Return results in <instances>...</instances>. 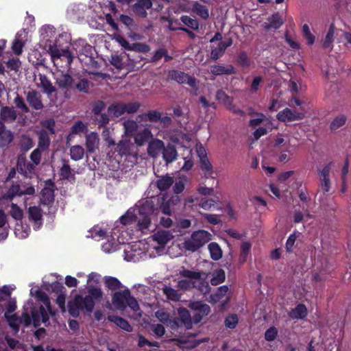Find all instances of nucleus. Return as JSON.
<instances>
[{"mask_svg": "<svg viewBox=\"0 0 351 351\" xmlns=\"http://www.w3.org/2000/svg\"><path fill=\"white\" fill-rule=\"evenodd\" d=\"M105 284L107 287L112 290L118 289L121 286L120 281L114 277H106Z\"/></svg>", "mask_w": 351, "mask_h": 351, "instance_id": "6e6d98bb", "label": "nucleus"}, {"mask_svg": "<svg viewBox=\"0 0 351 351\" xmlns=\"http://www.w3.org/2000/svg\"><path fill=\"white\" fill-rule=\"evenodd\" d=\"M181 21L184 24L192 29H195L198 28V22L195 19H191L189 16H183L181 17Z\"/></svg>", "mask_w": 351, "mask_h": 351, "instance_id": "69168bd1", "label": "nucleus"}, {"mask_svg": "<svg viewBox=\"0 0 351 351\" xmlns=\"http://www.w3.org/2000/svg\"><path fill=\"white\" fill-rule=\"evenodd\" d=\"M49 52L50 53L52 61L56 64V61L59 58H65L68 64H71L73 61V56L68 50L58 49L56 46H49Z\"/></svg>", "mask_w": 351, "mask_h": 351, "instance_id": "6ab92c4d", "label": "nucleus"}, {"mask_svg": "<svg viewBox=\"0 0 351 351\" xmlns=\"http://www.w3.org/2000/svg\"><path fill=\"white\" fill-rule=\"evenodd\" d=\"M71 158L74 160L82 159L84 154V148L80 145H74L70 149Z\"/></svg>", "mask_w": 351, "mask_h": 351, "instance_id": "09e8293b", "label": "nucleus"}, {"mask_svg": "<svg viewBox=\"0 0 351 351\" xmlns=\"http://www.w3.org/2000/svg\"><path fill=\"white\" fill-rule=\"evenodd\" d=\"M170 75L171 77L177 82L180 84H186L195 91L198 90V81L194 77L178 71H173Z\"/></svg>", "mask_w": 351, "mask_h": 351, "instance_id": "f8f14e48", "label": "nucleus"}, {"mask_svg": "<svg viewBox=\"0 0 351 351\" xmlns=\"http://www.w3.org/2000/svg\"><path fill=\"white\" fill-rule=\"evenodd\" d=\"M112 39L117 41L123 48L127 50H130L131 45L123 36L119 34H114Z\"/></svg>", "mask_w": 351, "mask_h": 351, "instance_id": "e2e57ef3", "label": "nucleus"}, {"mask_svg": "<svg viewBox=\"0 0 351 351\" xmlns=\"http://www.w3.org/2000/svg\"><path fill=\"white\" fill-rule=\"evenodd\" d=\"M155 315L157 319L161 322L167 324V325L171 324L172 327L179 326V324L177 321H172L170 319L169 314L167 313L164 309H160L157 311Z\"/></svg>", "mask_w": 351, "mask_h": 351, "instance_id": "473e14b6", "label": "nucleus"}, {"mask_svg": "<svg viewBox=\"0 0 351 351\" xmlns=\"http://www.w3.org/2000/svg\"><path fill=\"white\" fill-rule=\"evenodd\" d=\"M125 112V104L119 103L110 106L108 108V113L110 115L119 117Z\"/></svg>", "mask_w": 351, "mask_h": 351, "instance_id": "79ce46f5", "label": "nucleus"}, {"mask_svg": "<svg viewBox=\"0 0 351 351\" xmlns=\"http://www.w3.org/2000/svg\"><path fill=\"white\" fill-rule=\"evenodd\" d=\"M210 71L213 74L224 75V74H232L234 73V69L232 65H214L210 67Z\"/></svg>", "mask_w": 351, "mask_h": 351, "instance_id": "7c9ffc66", "label": "nucleus"}, {"mask_svg": "<svg viewBox=\"0 0 351 351\" xmlns=\"http://www.w3.org/2000/svg\"><path fill=\"white\" fill-rule=\"evenodd\" d=\"M165 147L163 141L159 139L152 140L147 148V152L153 158H157L162 154Z\"/></svg>", "mask_w": 351, "mask_h": 351, "instance_id": "412c9836", "label": "nucleus"}, {"mask_svg": "<svg viewBox=\"0 0 351 351\" xmlns=\"http://www.w3.org/2000/svg\"><path fill=\"white\" fill-rule=\"evenodd\" d=\"M87 290L88 295L82 297L77 295L72 301L69 302V312L72 316H78L80 310L91 312L95 306L94 300H98L102 298V292L99 288L87 287Z\"/></svg>", "mask_w": 351, "mask_h": 351, "instance_id": "7ed1b4c3", "label": "nucleus"}, {"mask_svg": "<svg viewBox=\"0 0 351 351\" xmlns=\"http://www.w3.org/2000/svg\"><path fill=\"white\" fill-rule=\"evenodd\" d=\"M101 280V275L92 272L88 276L87 279V287H97Z\"/></svg>", "mask_w": 351, "mask_h": 351, "instance_id": "5fc2aeb1", "label": "nucleus"}, {"mask_svg": "<svg viewBox=\"0 0 351 351\" xmlns=\"http://www.w3.org/2000/svg\"><path fill=\"white\" fill-rule=\"evenodd\" d=\"M307 315V309L303 304L298 305L289 313V316L293 319H303Z\"/></svg>", "mask_w": 351, "mask_h": 351, "instance_id": "4c0bfd02", "label": "nucleus"}, {"mask_svg": "<svg viewBox=\"0 0 351 351\" xmlns=\"http://www.w3.org/2000/svg\"><path fill=\"white\" fill-rule=\"evenodd\" d=\"M173 178L169 176L162 177L157 181V186L160 191L167 189L173 184Z\"/></svg>", "mask_w": 351, "mask_h": 351, "instance_id": "603ef678", "label": "nucleus"}, {"mask_svg": "<svg viewBox=\"0 0 351 351\" xmlns=\"http://www.w3.org/2000/svg\"><path fill=\"white\" fill-rule=\"evenodd\" d=\"M162 158L167 164L172 162L178 156L177 151L171 145L165 146L162 152Z\"/></svg>", "mask_w": 351, "mask_h": 351, "instance_id": "a878e982", "label": "nucleus"}, {"mask_svg": "<svg viewBox=\"0 0 351 351\" xmlns=\"http://www.w3.org/2000/svg\"><path fill=\"white\" fill-rule=\"evenodd\" d=\"M108 319L125 331L132 330V326L130 324L121 317L112 315L108 317Z\"/></svg>", "mask_w": 351, "mask_h": 351, "instance_id": "ea45409f", "label": "nucleus"}, {"mask_svg": "<svg viewBox=\"0 0 351 351\" xmlns=\"http://www.w3.org/2000/svg\"><path fill=\"white\" fill-rule=\"evenodd\" d=\"M152 134L148 128H145L143 131L138 132L134 137L136 143L141 146L152 138Z\"/></svg>", "mask_w": 351, "mask_h": 351, "instance_id": "72a5a7b5", "label": "nucleus"}, {"mask_svg": "<svg viewBox=\"0 0 351 351\" xmlns=\"http://www.w3.org/2000/svg\"><path fill=\"white\" fill-rule=\"evenodd\" d=\"M304 117V113L286 108L277 114V119L282 122H291L301 120Z\"/></svg>", "mask_w": 351, "mask_h": 351, "instance_id": "dca6fc26", "label": "nucleus"}, {"mask_svg": "<svg viewBox=\"0 0 351 351\" xmlns=\"http://www.w3.org/2000/svg\"><path fill=\"white\" fill-rule=\"evenodd\" d=\"M36 193L34 186L31 184H14L10 187L5 197L12 199L15 197L33 196Z\"/></svg>", "mask_w": 351, "mask_h": 351, "instance_id": "1a4fd4ad", "label": "nucleus"}, {"mask_svg": "<svg viewBox=\"0 0 351 351\" xmlns=\"http://www.w3.org/2000/svg\"><path fill=\"white\" fill-rule=\"evenodd\" d=\"M180 275L185 279L178 282V287L180 289L187 290L192 287L197 288L201 292L206 293L208 291L207 274L187 269L180 271Z\"/></svg>", "mask_w": 351, "mask_h": 351, "instance_id": "20e7f679", "label": "nucleus"}, {"mask_svg": "<svg viewBox=\"0 0 351 351\" xmlns=\"http://www.w3.org/2000/svg\"><path fill=\"white\" fill-rule=\"evenodd\" d=\"M335 29L333 25H331L329 27V29L326 35L325 39L324 40V47H329L331 43L334 41V36H335Z\"/></svg>", "mask_w": 351, "mask_h": 351, "instance_id": "bf43d9fd", "label": "nucleus"}, {"mask_svg": "<svg viewBox=\"0 0 351 351\" xmlns=\"http://www.w3.org/2000/svg\"><path fill=\"white\" fill-rule=\"evenodd\" d=\"M30 232V228L27 224L16 223L14 228V234L19 239L27 238Z\"/></svg>", "mask_w": 351, "mask_h": 351, "instance_id": "2f4dec72", "label": "nucleus"}, {"mask_svg": "<svg viewBox=\"0 0 351 351\" xmlns=\"http://www.w3.org/2000/svg\"><path fill=\"white\" fill-rule=\"evenodd\" d=\"M14 289V287L10 285L3 286L0 289V300H5L6 297H10L12 291Z\"/></svg>", "mask_w": 351, "mask_h": 351, "instance_id": "338daca9", "label": "nucleus"}, {"mask_svg": "<svg viewBox=\"0 0 351 351\" xmlns=\"http://www.w3.org/2000/svg\"><path fill=\"white\" fill-rule=\"evenodd\" d=\"M110 63L118 69H121L123 67V63L122 58L117 54H113L111 56Z\"/></svg>", "mask_w": 351, "mask_h": 351, "instance_id": "774afa93", "label": "nucleus"}, {"mask_svg": "<svg viewBox=\"0 0 351 351\" xmlns=\"http://www.w3.org/2000/svg\"><path fill=\"white\" fill-rule=\"evenodd\" d=\"M38 86L40 87L43 91L47 94H51L55 90V88L51 82L44 75L40 76V83Z\"/></svg>", "mask_w": 351, "mask_h": 351, "instance_id": "a19ab883", "label": "nucleus"}, {"mask_svg": "<svg viewBox=\"0 0 351 351\" xmlns=\"http://www.w3.org/2000/svg\"><path fill=\"white\" fill-rule=\"evenodd\" d=\"M27 40V33L25 29H21L17 32L12 46L14 53L19 55L22 53L23 48Z\"/></svg>", "mask_w": 351, "mask_h": 351, "instance_id": "aec40b11", "label": "nucleus"}, {"mask_svg": "<svg viewBox=\"0 0 351 351\" xmlns=\"http://www.w3.org/2000/svg\"><path fill=\"white\" fill-rule=\"evenodd\" d=\"M182 10L186 12H193L202 19H206L209 16V12L208 8L204 5L198 3L197 2L194 1H189L184 2L182 4Z\"/></svg>", "mask_w": 351, "mask_h": 351, "instance_id": "ddd939ff", "label": "nucleus"}, {"mask_svg": "<svg viewBox=\"0 0 351 351\" xmlns=\"http://www.w3.org/2000/svg\"><path fill=\"white\" fill-rule=\"evenodd\" d=\"M29 221L32 223L34 230H38L43 223V210L38 206H29L27 210Z\"/></svg>", "mask_w": 351, "mask_h": 351, "instance_id": "2eb2a0df", "label": "nucleus"}, {"mask_svg": "<svg viewBox=\"0 0 351 351\" xmlns=\"http://www.w3.org/2000/svg\"><path fill=\"white\" fill-rule=\"evenodd\" d=\"M162 292L169 300L178 301L181 297L180 293L171 287H165L162 289Z\"/></svg>", "mask_w": 351, "mask_h": 351, "instance_id": "de8ad7c7", "label": "nucleus"}, {"mask_svg": "<svg viewBox=\"0 0 351 351\" xmlns=\"http://www.w3.org/2000/svg\"><path fill=\"white\" fill-rule=\"evenodd\" d=\"M99 139L97 134L91 132L86 136V147L89 152H94L99 147Z\"/></svg>", "mask_w": 351, "mask_h": 351, "instance_id": "5701e85b", "label": "nucleus"}, {"mask_svg": "<svg viewBox=\"0 0 351 351\" xmlns=\"http://www.w3.org/2000/svg\"><path fill=\"white\" fill-rule=\"evenodd\" d=\"M50 144V139L47 132L42 130L39 133L38 147L42 149H47Z\"/></svg>", "mask_w": 351, "mask_h": 351, "instance_id": "8fccbe9b", "label": "nucleus"}, {"mask_svg": "<svg viewBox=\"0 0 351 351\" xmlns=\"http://www.w3.org/2000/svg\"><path fill=\"white\" fill-rule=\"evenodd\" d=\"M30 294L35 296L39 301L43 302L38 311L34 308L32 301L29 300L24 305V313L22 317L19 319L12 313L16 310V302L15 299H10L6 305V312L5 317L7 319L9 325L14 330H18L19 324H23L25 326L33 323L35 328L38 327L41 323L47 325L49 321V315H53L50 306V302L47 294L41 291L38 287H32L30 290Z\"/></svg>", "mask_w": 351, "mask_h": 351, "instance_id": "f03ea898", "label": "nucleus"}, {"mask_svg": "<svg viewBox=\"0 0 351 351\" xmlns=\"http://www.w3.org/2000/svg\"><path fill=\"white\" fill-rule=\"evenodd\" d=\"M274 145L275 147H285V150L289 155H293L296 145L291 144V138L287 134H278L274 139Z\"/></svg>", "mask_w": 351, "mask_h": 351, "instance_id": "4468645a", "label": "nucleus"}, {"mask_svg": "<svg viewBox=\"0 0 351 351\" xmlns=\"http://www.w3.org/2000/svg\"><path fill=\"white\" fill-rule=\"evenodd\" d=\"M208 249L209 250L210 257L213 260L218 261L222 257V250L217 243H210L208 246Z\"/></svg>", "mask_w": 351, "mask_h": 351, "instance_id": "e433bc0d", "label": "nucleus"}, {"mask_svg": "<svg viewBox=\"0 0 351 351\" xmlns=\"http://www.w3.org/2000/svg\"><path fill=\"white\" fill-rule=\"evenodd\" d=\"M346 123V117L344 115L340 114L335 117L330 124V128L333 130L338 129Z\"/></svg>", "mask_w": 351, "mask_h": 351, "instance_id": "680f3d73", "label": "nucleus"}, {"mask_svg": "<svg viewBox=\"0 0 351 351\" xmlns=\"http://www.w3.org/2000/svg\"><path fill=\"white\" fill-rule=\"evenodd\" d=\"M226 275L225 272L222 269H219L216 271L214 274L213 277L211 279V284L213 285H217L219 283H221L225 280Z\"/></svg>", "mask_w": 351, "mask_h": 351, "instance_id": "4d7b16f0", "label": "nucleus"}, {"mask_svg": "<svg viewBox=\"0 0 351 351\" xmlns=\"http://www.w3.org/2000/svg\"><path fill=\"white\" fill-rule=\"evenodd\" d=\"M189 307L195 313L193 318L195 323L199 322L203 317L207 315L210 312L209 306L200 302H193L190 304Z\"/></svg>", "mask_w": 351, "mask_h": 351, "instance_id": "f3484780", "label": "nucleus"}, {"mask_svg": "<svg viewBox=\"0 0 351 351\" xmlns=\"http://www.w3.org/2000/svg\"><path fill=\"white\" fill-rule=\"evenodd\" d=\"M182 138L184 139V137H182ZM184 140H186L187 141V144H189V141L186 138H185V137H184ZM180 143H183L184 141ZM183 147H185L184 149L185 153L184 154V164L182 166V169L188 171V170L191 169L193 165V162L192 160V158L191 156V150L190 149H189V145H184Z\"/></svg>", "mask_w": 351, "mask_h": 351, "instance_id": "cd10ccee", "label": "nucleus"}, {"mask_svg": "<svg viewBox=\"0 0 351 351\" xmlns=\"http://www.w3.org/2000/svg\"><path fill=\"white\" fill-rule=\"evenodd\" d=\"M54 199L53 190L51 185L45 187L40 193V201L44 204H49Z\"/></svg>", "mask_w": 351, "mask_h": 351, "instance_id": "c756f323", "label": "nucleus"}, {"mask_svg": "<svg viewBox=\"0 0 351 351\" xmlns=\"http://www.w3.org/2000/svg\"><path fill=\"white\" fill-rule=\"evenodd\" d=\"M8 213L16 221H20L23 217V209L14 203H12L9 206Z\"/></svg>", "mask_w": 351, "mask_h": 351, "instance_id": "58836bf2", "label": "nucleus"}, {"mask_svg": "<svg viewBox=\"0 0 351 351\" xmlns=\"http://www.w3.org/2000/svg\"><path fill=\"white\" fill-rule=\"evenodd\" d=\"M13 138L12 133L5 129V125L0 121V140L2 145L10 143Z\"/></svg>", "mask_w": 351, "mask_h": 351, "instance_id": "c9c22d12", "label": "nucleus"}, {"mask_svg": "<svg viewBox=\"0 0 351 351\" xmlns=\"http://www.w3.org/2000/svg\"><path fill=\"white\" fill-rule=\"evenodd\" d=\"M202 342V340H195L194 336H189L187 338L182 337L179 340L180 346L182 348L191 349Z\"/></svg>", "mask_w": 351, "mask_h": 351, "instance_id": "f704fd0d", "label": "nucleus"}, {"mask_svg": "<svg viewBox=\"0 0 351 351\" xmlns=\"http://www.w3.org/2000/svg\"><path fill=\"white\" fill-rule=\"evenodd\" d=\"M27 163L25 157H19L17 161V169L22 174L25 175V176H28V171L25 169Z\"/></svg>", "mask_w": 351, "mask_h": 351, "instance_id": "0e129e2a", "label": "nucleus"}, {"mask_svg": "<svg viewBox=\"0 0 351 351\" xmlns=\"http://www.w3.org/2000/svg\"><path fill=\"white\" fill-rule=\"evenodd\" d=\"M213 235L204 230L194 231L182 243L185 250L195 252L212 240Z\"/></svg>", "mask_w": 351, "mask_h": 351, "instance_id": "6e6552de", "label": "nucleus"}, {"mask_svg": "<svg viewBox=\"0 0 351 351\" xmlns=\"http://www.w3.org/2000/svg\"><path fill=\"white\" fill-rule=\"evenodd\" d=\"M178 314L181 324L186 328H191L192 319L189 311L184 308H179L178 309Z\"/></svg>", "mask_w": 351, "mask_h": 351, "instance_id": "c85d7f7f", "label": "nucleus"}, {"mask_svg": "<svg viewBox=\"0 0 351 351\" xmlns=\"http://www.w3.org/2000/svg\"><path fill=\"white\" fill-rule=\"evenodd\" d=\"M152 5V2L149 0H140L138 3L136 4V12L142 16H145V10L150 8Z\"/></svg>", "mask_w": 351, "mask_h": 351, "instance_id": "3c124183", "label": "nucleus"}, {"mask_svg": "<svg viewBox=\"0 0 351 351\" xmlns=\"http://www.w3.org/2000/svg\"><path fill=\"white\" fill-rule=\"evenodd\" d=\"M90 236L95 239H102L106 235V231H104L101 227L97 226L93 227L90 231Z\"/></svg>", "mask_w": 351, "mask_h": 351, "instance_id": "052dcab7", "label": "nucleus"}, {"mask_svg": "<svg viewBox=\"0 0 351 351\" xmlns=\"http://www.w3.org/2000/svg\"><path fill=\"white\" fill-rule=\"evenodd\" d=\"M257 117L252 119L250 121V125L256 127L261 123H265L266 125H272L271 121L269 118L266 117L263 114H258Z\"/></svg>", "mask_w": 351, "mask_h": 351, "instance_id": "864d4df0", "label": "nucleus"}, {"mask_svg": "<svg viewBox=\"0 0 351 351\" xmlns=\"http://www.w3.org/2000/svg\"><path fill=\"white\" fill-rule=\"evenodd\" d=\"M150 252L149 243L146 239L129 243L124 248V259L127 261L138 262L154 258L150 255Z\"/></svg>", "mask_w": 351, "mask_h": 351, "instance_id": "39448f33", "label": "nucleus"}, {"mask_svg": "<svg viewBox=\"0 0 351 351\" xmlns=\"http://www.w3.org/2000/svg\"><path fill=\"white\" fill-rule=\"evenodd\" d=\"M112 303L116 309L120 311L124 310L126 306H128L137 316H141L138 304L136 300L131 295L128 289L114 293L112 295Z\"/></svg>", "mask_w": 351, "mask_h": 351, "instance_id": "0eeeda50", "label": "nucleus"}, {"mask_svg": "<svg viewBox=\"0 0 351 351\" xmlns=\"http://www.w3.org/2000/svg\"><path fill=\"white\" fill-rule=\"evenodd\" d=\"M160 119V113L156 110H151L147 114H141L137 117L138 121L149 120L151 121H156Z\"/></svg>", "mask_w": 351, "mask_h": 351, "instance_id": "c03bdc74", "label": "nucleus"}, {"mask_svg": "<svg viewBox=\"0 0 351 351\" xmlns=\"http://www.w3.org/2000/svg\"><path fill=\"white\" fill-rule=\"evenodd\" d=\"M210 43L212 44L210 56L213 60H217L219 57L222 56L226 49L232 45L230 39L221 40V35L220 34H216L210 40Z\"/></svg>", "mask_w": 351, "mask_h": 351, "instance_id": "9d476101", "label": "nucleus"}, {"mask_svg": "<svg viewBox=\"0 0 351 351\" xmlns=\"http://www.w3.org/2000/svg\"><path fill=\"white\" fill-rule=\"evenodd\" d=\"M55 79L58 86L61 88H68L73 83L71 77L68 74L62 73H56L55 74Z\"/></svg>", "mask_w": 351, "mask_h": 351, "instance_id": "b1692460", "label": "nucleus"}, {"mask_svg": "<svg viewBox=\"0 0 351 351\" xmlns=\"http://www.w3.org/2000/svg\"><path fill=\"white\" fill-rule=\"evenodd\" d=\"M17 114L13 108L2 107L0 112L1 119L5 122H12L16 119Z\"/></svg>", "mask_w": 351, "mask_h": 351, "instance_id": "bb28decb", "label": "nucleus"}, {"mask_svg": "<svg viewBox=\"0 0 351 351\" xmlns=\"http://www.w3.org/2000/svg\"><path fill=\"white\" fill-rule=\"evenodd\" d=\"M252 247V243L249 241H244L242 243L241 246V254L239 256V262L241 263H244L247 258L248 254H250V250Z\"/></svg>", "mask_w": 351, "mask_h": 351, "instance_id": "37998d69", "label": "nucleus"}, {"mask_svg": "<svg viewBox=\"0 0 351 351\" xmlns=\"http://www.w3.org/2000/svg\"><path fill=\"white\" fill-rule=\"evenodd\" d=\"M228 300V287L223 285L219 287L215 292L210 295L209 302L213 303L220 302L221 306H223Z\"/></svg>", "mask_w": 351, "mask_h": 351, "instance_id": "a211bd4d", "label": "nucleus"}, {"mask_svg": "<svg viewBox=\"0 0 351 351\" xmlns=\"http://www.w3.org/2000/svg\"><path fill=\"white\" fill-rule=\"evenodd\" d=\"M179 202L180 198L177 195L172 196L168 200L164 198L160 208L162 213L169 215L171 213L173 206L176 205Z\"/></svg>", "mask_w": 351, "mask_h": 351, "instance_id": "4be33fe9", "label": "nucleus"}, {"mask_svg": "<svg viewBox=\"0 0 351 351\" xmlns=\"http://www.w3.org/2000/svg\"><path fill=\"white\" fill-rule=\"evenodd\" d=\"M27 101L29 105L36 110L42 109L43 105L40 100V95L36 91H29L27 95Z\"/></svg>", "mask_w": 351, "mask_h": 351, "instance_id": "393cba45", "label": "nucleus"}, {"mask_svg": "<svg viewBox=\"0 0 351 351\" xmlns=\"http://www.w3.org/2000/svg\"><path fill=\"white\" fill-rule=\"evenodd\" d=\"M158 213L159 210L154 208L152 200H146L134 208H130L120 217L119 221L116 223L111 234L106 237L107 241L102 245V250L106 253L114 252L119 249L120 244H124L130 239L131 234L125 226L133 221H137L138 228L141 232L149 230L152 221L157 219Z\"/></svg>", "mask_w": 351, "mask_h": 351, "instance_id": "f257e3e1", "label": "nucleus"}, {"mask_svg": "<svg viewBox=\"0 0 351 351\" xmlns=\"http://www.w3.org/2000/svg\"><path fill=\"white\" fill-rule=\"evenodd\" d=\"M173 233L170 230H158L152 236L146 239L149 243L150 255L156 257L165 253V246L173 239Z\"/></svg>", "mask_w": 351, "mask_h": 351, "instance_id": "423d86ee", "label": "nucleus"}, {"mask_svg": "<svg viewBox=\"0 0 351 351\" xmlns=\"http://www.w3.org/2000/svg\"><path fill=\"white\" fill-rule=\"evenodd\" d=\"M125 132L127 135H131L138 128L137 123L132 120H128L123 123Z\"/></svg>", "mask_w": 351, "mask_h": 351, "instance_id": "13d9d810", "label": "nucleus"}, {"mask_svg": "<svg viewBox=\"0 0 351 351\" xmlns=\"http://www.w3.org/2000/svg\"><path fill=\"white\" fill-rule=\"evenodd\" d=\"M73 47L78 55L80 62L89 63L93 60V48L84 40H79L74 43Z\"/></svg>", "mask_w": 351, "mask_h": 351, "instance_id": "9b49d317", "label": "nucleus"}, {"mask_svg": "<svg viewBox=\"0 0 351 351\" xmlns=\"http://www.w3.org/2000/svg\"><path fill=\"white\" fill-rule=\"evenodd\" d=\"M132 147L133 144L130 141L123 140L118 144V152L120 155L130 154Z\"/></svg>", "mask_w": 351, "mask_h": 351, "instance_id": "49530a36", "label": "nucleus"}, {"mask_svg": "<svg viewBox=\"0 0 351 351\" xmlns=\"http://www.w3.org/2000/svg\"><path fill=\"white\" fill-rule=\"evenodd\" d=\"M198 204L202 208L205 210H210L213 206H215V201L213 199L204 200L202 202H199L196 198L189 197L186 200V205L190 203Z\"/></svg>", "mask_w": 351, "mask_h": 351, "instance_id": "a18cd8bd", "label": "nucleus"}]
</instances>
